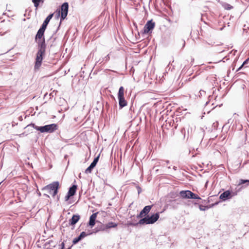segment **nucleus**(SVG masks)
Here are the masks:
<instances>
[{
    "label": "nucleus",
    "instance_id": "obj_1",
    "mask_svg": "<svg viewBox=\"0 0 249 249\" xmlns=\"http://www.w3.org/2000/svg\"><path fill=\"white\" fill-rule=\"evenodd\" d=\"M37 44L38 51L36 53L35 64L34 66V69L35 70H38L40 67L43 58V56L45 55L46 49V45L44 38H43L42 40H39Z\"/></svg>",
    "mask_w": 249,
    "mask_h": 249
},
{
    "label": "nucleus",
    "instance_id": "obj_2",
    "mask_svg": "<svg viewBox=\"0 0 249 249\" xmlns=\"http://www.w3.org/2000/svg\"><path fill=\"white\" fill-rule=\"evenodd\" d=\"M30 127H32L35 129L40 131L41 133H52L54 131L57 129L58 126L55 124H50L45 125L41 126H38L35 125V124L31 123L28 125H27L25 129L29 128Z\"/></svg>",
    "mask_w": 249,
    "mask_h": 249
},
{
    "label": "nucleus",
    "instance_id": "obj_3",
    "mask_svg": "<svg viewBox=\"0 0 249 249\" xmlns=\"http://www.w3.org/2000/svg\"><path fill=\"white\" fill-rule=\"evenodd\" d=\"M159 218L158 213L153 214L151 216L147 215L139 220L140 225L152 224L156 222Z\"/></svg>",
    "mask_w": 249,
    "mask_h": 249
},
{
    "label": "nucleus",
    "instance_id": "obj_4",
    "mask_svg": "<svg viewBox=\"0 0 249 249\" xmlns=\"http://www.w3.org/2000/svg\"><path fill=\"white\" fill-rule=\"evenodd\" d=\"M59 186V183L58 181H54L44 187L42 190H48L49 194H52L53 196H54L58 193Z\"/></svg>",
    "mask_w": 249,
    "mask_h": 249
},
{
    "label": "nucleus",
    "instance_id": "obj_5",
    "mask_svg": "<svg viewBox=\"0 0 249 249\" xmlns=\"http://www.w3.org/2000/svg\"><path fill=\"white\" fill-rule=\"evenodd\" d=\"M118 98L119 100V106L120 109L123 108L124 107L127 105V101L124 98V88L122 86L119 88L118 93Z\"/></svg>",
    "mask_w": 249,
    "mask_h": 249
},
{
    "label": "nucleus",
    "instance_id": "obj_6",
    "mask_svg": "<svg viewBox=\"0 0 249 249\" xmlns=\"http://www.w3.org/2000/svg\"><path fill=\"white\" fill-rule=\"evenodd\" d=\"M155 26V23L152 20H148L145 24L142 31H141L142 34H146L151 33Z\"/></svg>",
    "mask_w": 249,
    "mask_h": 249
},
{
    "label": "nucleus",
    "instance_id": "obj_7",
    "mask_svg": "<svg viewBox=\"0 0 249 249\" xmlns=\"http://www.w3.org/2000/svg\"><path fill=\"white\" fill-rule=\"evenodd\" d=\"M69 4L66 2L63 3L61 6V16H60V22L59 25H60L61 21L63 20L67 17L68 12Z\"/></svg>",
    "mask_w": 249,
    "mask_h": 249
},
{
    "label": "nucleus",
    "instance_id": "obj_8",
    "mask_svg": "<svg viewBox=\"0 0 249 249\" xmlns=\"http://www.w3.org/2000/svg\"><path fill=\"white\" fill-rule=\"evenodd\" d=\"M152 205H147L145 206L143 209L140 212V213L137 215V218H143L144 216L146 215L149 213L152 208Z\"/></svg>",
    "mask_w": 249,
    "mask_h": 249
},
{
    "label": "nucleus",
    "instance_id": "obj_9",
    "mask_svg": "<svg viewBox=\"0 0 249 249\" xmlns=\"http://www.w3.org/2000/svg\"><path fill=\"white\" fill-rule=\"evenodd\" d=\"M234 195H232V194L230 191L227 190L224 191L223 193H222L220 195L219 198L223 201H225L226 200L231 198Z\"/></svg>",
    "mask_w": 249,
    "mask_h": 249
},
{
    "label": "nucleus",
    "instance_id": "obj_10",
    "mask_svg": "<svg viewBox=\"0 0 249 249\" xmlns=\"http://www.w3.org/2000/svg\"><path fill=\"white\" fill-rule=\"evenodd\" d=\"M46 29L43 28L42 27H40V28L38 30L37 34L35 36V39L36 40L37 39H43L44 37V34Z\"/></svg>",
    "mask_w": 249,
    "mask_h": 249
},
{
    "label": "nucleus",
    "instance_id": "obj_11",
    "mask_svg": "<svg viewBox=\"0 0 249 249\" xmlns=\"http://www.w3.org/2000/svg\"><path fill=\"white\" fill-rule=\"evenodd\" d=\"M80 216L78 214H74L69 220V224L70 225H74L80 219Z\"/></svg>",
    "mask_w": 249,
    "mask_h": 249
},
{
    "label": "nucleus",
    "instance_id": "obj_12",
    "mask_svg": "<svg viewBox=\"0 0 249 249\" xmlns=\"http://www.w3.org/2000/svg\"><path fill=\"white\" fill-rule=\"evenodd\" d=\"M94 230L95 231H93V232L95 233H96L100 231H107L106 224H103L102 223H101L99 225L97 226V227L94 229Z\"/></svg>",
    "mask_w": 249,
    "mask_h": 249
},
{
    "label": "nucleus",
    "instance_id": "obj_13",
    "mask_svg": "<svg viewBox=\"0 0 249 249\" xmlns=\"http://www.w3.org/2000/svg\"><path fill=\"white\" fill-rule=\"evenodd\" d=\"M97 213H94L92 214V215L89 217V225L93 227L95 224V220L97 217Z\"/></svg>",
    "mask_w": 249,
    "mask_h": 249
},
{
    "label": "nucleus",
    "instance_id": "obj_14",
    "mask_svg": "<svg viewBox=\"0 0 249 249\" xmlns=\"http://www.w3.org/2000/svg\"><path fill=\"white\" fill-rule=\"evenodd\" d=\"M53 15V14H50L44 20L42 25L41 26L43 28L46 29L47 25L50 22V20L52 19Z\"/></svg>",
    "mask_w": 249,
    "mask_h": 249
},
{
    "label": "nucleus",
    "instance_id": "obj_15",
    "mask_svg": "<svg viewBox=\"0 0 249 249\" xmlns=\"http://www.w3.org/2000/svg\"><path fill=\"white\" fill-rule=\"evenodd\" d=\"M191 192L190 190L181 191L180 192L179 194L183 198H188Z\"/></svg>",
    "mask_w": 249,
    "mask_h": 249
},
{
    "label": "nucleus",
    "instance_id": "obj_16",
    "mask_svg": "<svg viewBox=\"0 0 249 249\" xmlns=\"http://www.w3.org/2000/svg\"><path fill=\"white\" fill-rule=\"evenodd\" d=\"M77 189V185H73L71 186L68 191V194L71 195L72 196H74L76 193V191Z\"/></svg>",
    "mask_w": 249,
    "mask_h": 249
},
{
    "label": "nucleus",
    "instance_id": "obj_17",
    "mask_svg": "<svg viewBox=\"0 0 249 249\" xmlns=\"http://www.w3.org/2000/svg\"><path fill=\"white\" fill-rule=\"evenodd\" d=\"M96 164L91 162L90 165L85 170V173L87 174L91 173L93 169L95 167Z\"/></svg>",
    "mask_w": 249,
    "mask_h": 249
},
{
    "label": "nucleus",
    "instance_id": "obj_18",
    "mask_svg": "<svg viewBox=\"0 0 249 249\" xmlns=\"http://www.w3.org/2000/svg\"><path fill=\"white\" fill-rule=\"evenodd\" d=\"M110 59V56H109V54H107V55H106V56H105L104 57H103L102 59H100L99 60V62L100 61V64H105L106 63H107V62H108Z\"/></svg>",
    "mask_w": 249,
    "mask_h": 249
},
{
    "label": "nucleus",
    "instance_id": "obj_19",
    "mask_svg": "<svg viewBox=\"0 0 249 249\" xmlns=\"http://www.w3.org/2000/svg\"><path fill=\"white\" fill-rule=\"evenodd\" d=\"M188 198L200 200L201 199V198L197 195L193 193L192 192H190Z\"/></svg>",
    "mask_w": 249,
    "mask_h": 249
},
{
    "label": "nucleus",
    "instance_id": "obj_20",
    "mask_svg": "<svg viewBox=\"0 0 249 249\" xmlns=\"http://www.w3.org/2000/svg\"><path fill=\"white\" fill-rule=\"evenodd\" d=\"M106 225L107 229V230L108 229L116 227L117 226V224L112 222H110L106 224Z\"/></svg>",
    "mask_w": 249,
    "mask_h": 249
},
{
    "label": "nucleus",
    "instance_id": "obj_21",
    "mask_svg": "<svg viewBox=\"0 0 249 249\" xmlns=\"http://www.w3.org/2000/svg\"><path fill=\"white\" fill-rule=\"evenodd\" d=\"M210 208L209 206H203L202 205H199V209L200 211H205Z\"/></svg>",
    "mask_w": 249,
    "mask_h": 249
},
{
    "label": "nucleus",
    "instance_id": "obj_22",
    "mask_svg": "<svg viewBox=\"0 0 249 249\" xmlns=\"http://www.w3.org/2000/svg\"><path fill=\"white\" fill-rule=\"evenodd\" d=\"M92 232H91V233H89V234H87L86 233V232L85 231H82V232H81V233L80 234V235H79V236L80 237V238L82 239H83V238L85 237L86 236H87V235H90L91 234H92Z\"/></svg>",
    "mask_w": 249,
    "mask_h": 249
},
{
    "label": "nucleus",
    "instance_id": "obj_23",
    "mask_svg": "<svg viewBox=\"0 0 249 249\" xmlns=\"http://www.w3.org/2000/svg\"><path fill=\"white\" fill-rule=\"evenodd\" d=\"M223 6L226 10H231L233 8V7L228 3H224Z\"/></svg>",
    "mask_w": 249,
    "mask_h": 249
},
{
    "label": "nucleus",
    "instance_id": "obj_24",
    "mask_svg": "<svg viewBox=\"0 0 249 249\" xmlns=\"http://www.w3.org/2000/svg\"><path fill=\"white\" fill-rule=\"evenodd\" d=\"M41 1H43V0H32V2L34 4V6L36 8L38 6L39 4Z\"/></svg>",
    "mask_w": 249,
    "mask_h": 249
},
{
    "label": "nucleus",
    "instance_id": "obj_25",
    "mask_svg": "<svg viewBox=\"0 0 249 249\" xmlns=\"http://www.w3.org/2000/svg\"><path fill=\"white\" fill-rule=\"evenodd\" d=\"M139 224H140L139 221L138 223H133L130 221H128L127 224L128 226H137Z\"/></svg>",
    "mask_w": 249,
    "mask_h": 249
},
{
    "label": "nucleus",
    "instance_id": "obj_26",
    "mask_svg": "<svg viewBox=\"0 0 249 249\" xmlns=\"http://www.w3.org/2000/svg\"><path fill=\"white\" fill-rule=\"evenodd\" d=\"M81 240V239L78 236V237L73 239V240L72 241V243H73V244H76L78 242H79Z\"/></svg>",
    "mask_w": 249,
    "mask_h": 249
},
{
    "label": "nucleus",
    "instance_id": "obj_27",
    "mask_svg": "<svg viewBox=\"0 0 249 249\" xmlns=\"http://www.w3.org/2000/svg\"><path fill=\"white\" fill-rule=\"evenodd\" d=\"M218 125V122L217 121H216L215 122L213 123L212 125L213 128L214 129H217Z\"/></svg>",
    "mask_w": 249,
    "mask_h": 249
},
{
    "label": "nucleus",
    "instance_id": "obj_28",
    "mask_svg": "<svg viewBox=\"0 0 249 249\" xmlns=\"http://www.w3.org/2000/svg\"><path fill=\"white\" fill-rule=\"evenodd\" d=\"M247 182L249 183V180H248V179H240L239 181L240 184H245Z\"/></svg>",
    "mask_w": 249,
    "mask_h": 249
},
{
    "label": "nucleus",
    "instance_id": "obj_29",
    "mask_svg": "<svg viewBox=\"0 0 249 249\" xmlns=\"http://www.w3.org/2000/svg\"><path fill=\"white\" fill-rule=\"evenodd\" d=\"M99 157H100V154L97 157L94 158L93 161L92 162H93V163H94L96 165L99 160Z\"/></svg>",
    "mask_w": 249,
    "mask_h": 249
},
{
    "label": "nucleus",
    "instance_id": "obj_30",
    "mask_svg": "<svg viewBox=\"0 0 249 249\" xmlns=\"http://www.w3.org/2000/svg\"><path fill=\"white\" fill-rule=\"evenodd\" d=\"M199 93L200 94V95L199 96V97H200V96H202L204 95L206 93V92L204 90H200L199 91Z\"/></svg>",
    "mask_w": 249,
    "mask_h": 249
},
{
    "label": "nucleus",
    "instance_id": "obj_31",
    "mask_svg": "<svg viewBox=\"0 0 249 249\" xmlns=\"http://www.w3.org/2000/svg\"><path fill=\"white\" fill-rule=\"evenodd\" d=\"M71 196H72L71 195L67 193V195L65 197V200L66 201H68Z\"/></svg>",
    "mask_w": 249,
    "mask_h": 249
},
{
    "label": "nucleus",
    "instance_id": "obj_32",
    "mask_svg": "<svg viewBox=\"0 0 249 249\" xmlns=\"http://www.w3.org/2000/svg\"><path fill=\"white\" fill-rule=\"evenodd\" d=\"M65 247V244L64 242H62L60 245H59L58 249H64Z\"/></svg>",
    "mask_w": 249,
    "mask_h": 249
},
{
    "label": "nucleus",
    "instance_id": "obj_33",
    "mask_svg": "<svg viewBox=\"0 0 249 249\" xmlns=\"http://www.w3.org/2000/svg\"><path fill=\"white\" fill-rule=\"evenodd\" d=\"M55 16L56 17V18H58L60 16V11L59 10V11H56V14H55Z\"/></svg>",
    "mask_w": 249,
    "mask_h": 249
},
{
    "label": "nucleus",
    "instance_id": "obj_34",
    "mask_svg": "<svg viewBox=\"0 0 249 249\" xmlns=\"http://www.w3.org/2000/svg\"><path fill=\"white\" fill-rule=\"evenodd\" d=\"M137 189L138 191V194H140L142 192V189L139 186H137Z\"/></svg>",
    "mask_w": 249,
    "mask_h": 249
},
{
    "label": "nucleus",
    "instance_id": "obj_35",
    "mask_svg": "<svg viewBox=\"0 0 249 249\" xmlns=\"http://www.w3.org/2000/svg\"><path fill=\"white\" fill-rule=\"evenodd\" d=\"M249 61V58L246 59L243 63L242 65L244 66L245 65L247 64L248 63Z\"/></svg>",
    "mask_w": 249,
    "mask_h": 249
},
{
    "label": "nucleus",
    "instance_id": "obj_36",
    "mask_svg": "<svg viewBox=\"0 0 249 249\" xmlns=\"http://www.w3.org/2000/svg\"><path fill=\"white\" fill-rule=\"evenodd\" d=\"M211 98H212V97H211V95H209V101H207V102L206 103V104H205V105H206V106H207L208 104H209V103L210 102L211 100Z\"/></svg>",
    "mask_w": 249,
    "mask_h": 249
},
{
    "label": "nucleus",
    "instance_id": "obj_37",
    "mask_svg": "<svg viewBox=\"0 0 249 249\" xmlns=\"http://www.w3.org/2000/svg\"><path fill=\"white\" fill-rule=\"evenodd\" d=\"M244 66V65H243L242 64L241 65V66L238 68V69L236 70V71H240V70H241V69L243 68V67Z\"/></svg>",
    "mask_w": 249,
    "mask_h": 249
},
{
    "label": "nucleus",
    "instance_id": "obj_38",
    "mask_svg": "<svg viewBox=\"0 0 249 249\" xmlns=\"http://www.w3.org/2000/svg\"><path fill=\"white\" fill-rule=\"evenodd\" d=\"M173 169L175 170V171H176L177 170V167L176 166H174L173 167Z\"/></svg>",
    "mask_w": 249,
    "mask_h": 249
},
{
    "label": "nucleus",
    "instance_id": "obj_39",
    "mask_svg": "<svg viewBox=\"0 0 249 249\" xmlns=\"http://www.w3.org/2000/svg\"><path fill=\"white\" fill-rule=\"evenodd\" d=\"M166 162L167 163H168L169 162V160H166Z\"/></svg>",
    "mask_w": 249,
    "mask_h": 249
},
{
    "label": "nucleus",
    "instance_id": "obj_40",
    "mask_svg": "<svg viewBox=\"0 0 249 249\" xmlns=\"http://www.w3.org/2000/svg\"><path fill=\"white\" fill-rule=\"evenodd\" d=\"M194 204H195V205H197V204H198V203H196V202H195V203H194Z\"/></svg>",
    "mask_w": 249,
    "mask_h": 249
},
{
    "label": "nucleus",
    "instance_id": "obj_41",
    "mask_svg": "<svg viewBox=\"0 0 249 249\" xmlns=\"http://www.w3.org/2000/svg\"><path fill=\"white\" fill-rule=\"evenodd\" d=\"M44 195H45V196H48V197H49V196H48V195H47L44 194Z\"/></svg>",
    "mask_w": 249,
    "mask_h": 249
},
{
    "label": "nucleus",
    "instance_id": "obj_42",
    "mask_svg": "<svg viewBox=\"0 0 249 249\" xmlns=\"http://www.w3.org/2000/svg\"><path fill=\"white\" fill-rule=\"evenodd\" d=\"M168 168L170 169L171 168L170 166H168Z\"/></svg>",
    "mask_w": 249,
    "mask_h": 249
},
{
    "label": "nucleus",
    "instance_id": "obj_43",
    "mask_svg": "<svg viewBox=\"0 0 249 249\" xmlns=\"http://www.w3.org/2000/svg\"><path fill=\"white\" fill-rule=\"evenodd\" d=\"M216 106H214L213 107V109Z\"/></svg>",
    "mask_w": 249,
    "mask_h": 249
},
{
    "label": "nucleus",
    "instance_id": "obj_44",
    "mask_svg": "<svg viewBox=\"0 0 249 249\" xmlns=\"http://www.w3.org/2000/svg\"><path fill=\"white\" fill-rule=\"evenodd\" d=\"M1 184V182H0V184Z\"/></svg>",
    "mask_w": 249,
    "mask_h": 249
}]
</instances>
